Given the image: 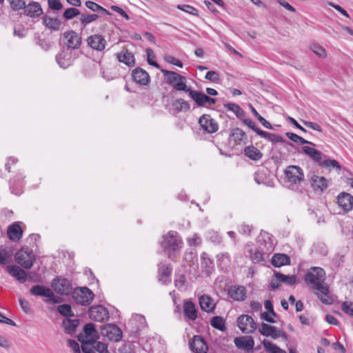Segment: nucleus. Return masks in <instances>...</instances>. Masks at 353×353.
Listing matches in <instances>:
<instances>
[{
	"label": "nucleus",
	"instance_id": "ea45409f",
	"mask_svg": "<svg viewBox=\"0 0 353 353\" xmlns=\"http://www.w3.org/2000/svg\"><path fill=\"white\" fill-rule=\"evenodd\" d=\"M85 6L94 12L101 14L111 15L112 14L105 8L92 1H87L85 3Z\"/></svg>",
	"mask_w": 353,
	"mask_h": 353
},
{
	"label": "nucleus",
	"instance_id": "2eb2a0df",
	"mask_svg": "<svg viewBox=\"0 0 353 353\" xmlns=\"http://www.w3.org/2000/svg\"><path fill=\"white\" fill-rule=\"evenodd\" d=\"M172 272L171 264L165 262H161L158 264V278L163 284L171 282L170 276Z\"/></svg>",
	"mask_w": 353,
	"mask_h": 353
},
{
	"label": "nucleus",
	"instance_id": "b1692460",
	"mask_svg": "<svg viewBox=\"0 0 353 353\" xmlns=\"http://www.w3.org/2000/svg\"><path fill=\"white\" fill-rule=\"evenodd\" d=\"M310 183L315 192H323L328 187V181L324 176L316 174L311 177Z\"/></svg>",
	"mask_w": 353,
	"mask_h": 353
},
{
	"label": "nucleus",
	"instance_id": "603ef678",
	"mask_svg": "<svg viewBox=\"0 0 353 353\" xmlns=\"http://www.w3.org/2000/svg\"><path fill=\"white\" fill-rule=\"evenodd\" d=\"M81 14L82 13H81L78 9L75 8H69L64 11L62 16L65 20H70L77 16H81Z\"/></svg>",
	"mask_w": 353,
	"mask_h": 353
},
{
	"label": "nucleus",
	"instance_id": "5fc2aeb1",
	"mask_svg": "<svg viewBox=\"0 0 353 353\" xmlns=\"http://www.w3.org/2000/svg\"><path fill=\"white\" fill-rule=\"evenodd\" d=\"M8 1L9 2L12 9L14 11L24 9L26 7L25 0H8Z\"/></svg>",
	"mask_w": 353,
	"mask_h": 353
},
{
	"label": "nucleus",
	"instance_id": "f3484780",
	"mask_svg": "<svg viewBox=\"0 0 353 353\" xmlns=\"http://www.w3.org/2000/svg\"><path fill=\"white\" fill-rule=\"evenodd\" d=\"M189 345L191 350L194 353H206L208 350L206 342L199 335L194 336Z\"/></svg>",
	"mask_w": 353,
	"mask_h": 353
},
{
	"label": "nucleus",
	"instance_id": "37998d69",
	"mask_svg": "<svg viewBox=\"0 0 353 353\" xmlns=\"http://www.w3.org/2000/svg\"><path fill=\"white\" fill-rule=\"evenodd\" d=\"M224 108L227 111L233 112L236 117L241 119L242 117H245V112L242 110V108L237 104L234 103H227L224 104Z\"/></svg>",
	"mask_w": 353,
	"mask_h": 353
},
{
	"label": "nucleus",
	"instance_id": "de8ad7c7",
	"mask_svg": "<svg viewBox=\"0 0 353 353\" xmlns=\"http://www.w3.org/2000/svg\"><path fill=\"white\" fill-rule=\"evenodd\" d=\"M266 136H261V137L270 141L272 144H276V143H285L286 144L292 146V143L289 141H285L281 136L276 134H271L270 132H265Z\"/></svg>",
	"mask_w": 353,
	"mask_h": 353
},
{
	"label": "nucleus",
	"instance_id": "cd10ccee",
	"mask_svg": "<svg viewBox=\"0 0 353 353\" xmlns=\"http://www.w3.org/2000/svg\"><path fill=\"white\" fill-rule=\"evenodd\" d=\"M9 239L12 241H19L23 234V231L18 222L11 224L7 231Z\"/></svg>",
	"mask_w": 353,
	"mask_h": 353
},
{
	"label": "nucleus",
	"instance_id": "49530a36",
	"mask_svg": "<svg viewBox=\"0 0 353 353\" xmlns=\"http://www.w3.org/2000/svg\"><path fill=\"white\" fill-rule=\"evenodd\" d=\"M172 105L177 112H188L190 109V105L183 99H177L174 101Z\"/></svg>",
	"mask_w": 353,
	"mask_h": 353
},
{
	"label": "nucleus",
	"instance_id": "79ce46f5",
	"mask_svg": "<svg viewBox=\"0 0 353 353\" xmlns=\"http://www.w3.org/2000/svg\"><path fill=\"white\" fill-rule=\"evenodd\" d=\"M230 136L233 137L235 142L240 144L241 142L245 143L248 136L245 132L239 128H236L232 130Z\"/></svg>",
	"mask_w": 353,
	"mask_h": 353
},
{
	"label": "nucleus",
	"instance_id": "aec40b11",
	"mask_svg": "<svg viewBox=\"0 0 353 353\" xmlns=\"http://www.w3.org/2000/svg\"><path fill=\"white\" fill-rule=\"evenodd\" d=\"M132 77L137 84L141 85H147L150 81L149 74L140 67L132 70Z\"/></svg>",
	"mask_w": 353,
	"mask_h": 353
},
{
	"label": "nucleus",
	"instance_id": "a18cd8bd",
	"mask_svg": "<svg viewBox=\"0 0 353 353\" xmlns=\"http://www.w3.org/2000/svg\"><path fill=\"white\" fill-rule=\"evenodd\" d=\"M210 325L214 328L224 332L226 330L225 323L223 317L219 316H214L210 320Z\"/></svg>",
	"mask_w": 353,
	"mask_h": 353
},
{
	"label": "nucleus",
	"instance_id": "6e6d98bb",
	"mask_svg": "<svg viewBox=\"0 0 353 353\" xmlns=\"http://www.w3.org/2000/svg\"><path fill=\"white\" fill-rule=\"evenodd\" d=\"M320 166L325 167V168H330L332 167L334 168H336L337 170H340L341 167L339 162L336 160H332V159H323Z\"/></svg>",
	"mask_w": 353,
	"mask_h": 353
},
{
	"label": "nucleus",
	"instance_id": "3c124183",
	"mask_svg": "<svg viewBox=\"0 0 353 353\" xmlns=\"http://www.w3.org/2000/svg\"><path fill=\"white\" fill-rule=\"evenodd\" d=\"M243 122L245 125H246L249 128L254 131L259 136H267L268 134H265V131H263L259 128L254 122H253L251 119H245L243 120Z\"/></svg>",
	"mask_w": 353,
	"mask_h": 353
},
{
	"label": "nucleus",
	"instance_id": "e433bc0d",
	"mask_svg": "<svg viewBox=\"0 0 353 353\" xmlns=\"http://www.w3.org/2000/svg\"><path fill=\"white\" fill-rule=\"evenodd\" d=\"M43 21L46 28L54 31L59 30L61 24L60 20L57 18H52L46 15L43 17Z\"/></svg>",
	"mask_w": 353,
	"mask_h": 353
},
{
	"label": "nucleus",
	"instance_id": "13d9d810",
	"mask_svg": "<svg viewBox=\"0 0 353 353\" xmlns=\"http://www.w3.org/2000/svg\"><path fill=\"white\" fill-rule=\"evenodd\" d=\"M147 55H148V63L149 65H152L157 68H160L159 64L155 61H153V59L156 58V56L153 52V50L150 48H148L146 50Z\"/></svg>",
	"mask_w": 353,
	"mask_h": 353
},
{
	"label": "nucleus",
	"instance_id": "393cba45",
	"mask_svg": "<svg viewBox=\"0 0 353 353\" xmlns=\"http://www.w3.org/2000/svg\"><path fill=\"white\" fill-rule=\"evenodd\" d=\"M24 13L32 18L38 17L43 14V10L39 3L32 1L23 9Z\"/></svg>",
	"mask_w": 353,
	"mask_h": 353
},
{
	"label": "nucleus",
	"instance_id": "2f4dec72",
	"mask_svg": "<svg viewBox=\"0 0 353 353\" xmlns=\"http://www.w3.org/2000/svg\"><path fill=\"white\" fill-rule=\"evenodd\" d=\"M184 315L192 321H194L197 318V310L195 305L191 301H187L183 305Z\"/></svg>",
	"mask_w": 353,
	"mask_h": 353
},
{
	"label": "nucleus",
	"instance_id": "7c9ffc66",
	"mask_svg": "<svg viewBox=\"0 0 353 353\" xmlns=\"http://www.w3.org/2000/svg\"><path fill=\"white\" fill-rule=\"evenodd\" d=\"M117 58L119 62H122L128 66H132L135 63L134 54L128 50L117 53Z\"/></svg>",
	"mask_w": 353,
	"mask_h": 353
},
{
	"label": "nucleus",
	"instance_id": "9d476101",
	"mask_svg": "<svg viewBox=\"0 0 353 353\" xmlns=\"http://www.w3.org/2000/svg\"><path fill=\"white\" fill-rule=\"evenodd\" d=\"M100 329L101 334L103 337H107L110 341L119 342L122 338V330L114 324H105L101 325Z\"/></svg>",
	"mask_w": 353,
	"mask_h": 353
},
{
	"label": "nucleus",
	"instance_id": "338daca9",
	"mask_svg": "<svg viewBox=\"0 0 353 353\" xmlns=\"http://www.w3.org/2000/svg\"><path fill=\"white\" fill-rule=\"evenodd\" d=\"M49 8L52 10H60L63 8L60 0H48Z\"/></svg>",
	"mask_w": 353,
	"mask_h": 353
},
{
	"label": "nucleus",
	"instance_id": "ddd939ff",
	"mask_svg": "<svg viewBox=\"0 0 353 353\" xmlns=\"http://www.w3.org/2000/svg\"><path fill=\"white\" fill-rule=\"evenodd\" d=\"M199 123L201 128L207 133L212 134L219 130L217 122L210 114H203L199 119Z\"/></svg>",
	"mask_w": 353,
	"mask_h": 353
},
{
	"label": "nucleus",
	"instance_id": "e2e57ef3",
	"mask_svg": "<svg viewBox=\"0 0 353 353\" xmlns=\"http://www.w3.org/2000/svg\"><path fill=\"white\" fill-rule=\"evenodd\" d=\"M205 78L207 80L211 81L214 83L219 82L220 80V77H219V73L214 70L208 71L206 73Z\"/></svg>",
	"mask_w": 353,
	"mask_h": 353
},
{
	"label": "nucleus",
	"instance_id": "0eeeda50",
	"mask_svg": "<svg viewBox=\"0 0 353 353\" xmlns=\"http://www.w3.org/2000/svg\"><path fill=\"white\" fill-rule=\"evenodd\" d=\"M14 260L23 268L30 269L34 264L35 258L32 250L28 248H23L16 252Z\"/></svg>",
	"mask_w": 353,
	"mask_h": 353
},
{
	"label": "nucleus",
	"instance_id": "a878e982",
	"mask_svg": "<svg viewBox=\"0 0 353 353\" xmlns=\"http://www.w3.org/2000/svg\"><path fill=\"white\" fill-rule=\"evenodd\" d=\"M302 151L307 154L310 159L314 162H316L319 165L323 159L326 156L323 154L321 151L317 150L309 146H302Z\"/></svg>",
	"mask_w": 353,
	"mask_h": 353
},
{
	"label": "nucleus",
	"instance_id": "1a4fd4ad",
	"mask_svg": "<svg viewBox=\"0 0 353 353\" xmlns=\"http://www.w3.org/2000/svg\"><path fill=\"white\" fill-rule=\"evenodd\" d=\"M51 287L57 294L61 296L68 295L72 290L70 281L61 276H57L52 279Z\"/></svg>",
	"mask_w": 353,
	"mask_h": 353
},
{
	"label": "nucleus",
	"instance_id": "8fccbe9b",
	"mask_svg": "<svg viewBox=\"0 0 353 353\" xmlns=\"http://www.w3.org/2000/svg\"><path fill=\"white\" fill-rule=\"evenodd\" d=\"M262 344L263 345L265 350L269 353H285V352L279 347L265 339L263 341Z\"/></svg>",
	"mask_w": 353,
	"mask_h": 353
},
{
	"label": "nucleus",
	"instance_id": "39448f33",
	"mask_svg": "<svg viewBox=\"0 0 353 353\" xmlns=\"http://www.w3.org/2000/svg\"><path fill=\"white\" fill-rule=\"evenodd\" d=\"M288 179V188L293 190H299V185L304 181L303 170L298 165H289L285 170Z\"/></svg>",
	"mask_w": 353,
	"mask_h": 353
},
{
	"label": "nucleus",
	"instance_id": "72a5a7b5",
	"mask_svg": "<svg viewBox=\"0 0 353 353\" xmlns=\"http://www.w3.org/2000/svg\"><path fill=\"white\" fill-rule=\"evenodd\" d=\"M230 296L235 301H242L245 297V288L243 286L232 288L229 292Z\"/></svg>",
	"mask_w": 353,
	"mask_h": 353
},
{
	"label": "nucleus",
	"instance_id": "dca6fc26",
	"mask_svg": "<svg viewBox=\"0 0 353 353\" xmlns=\"http://www.w3.org/2000/svg\"><path fill=\"white\" fill-rule=\"evenodd\" d=\"M88 45L93 50L103 51L107 45L104 37L99 34H94L87 38Z\"/></svg>",
	"mask_w": 353,
	"mask_h": 353
},
{
	"label": "nucleus",
	"instance_id": "f03ea898",
	"mask_svg": "<svg viewBox=\"0 0 353 353\" xmlns=\"http://www.w3.org/2000/svg\"><path fill=\"white\" fill-rule=\"evenodd\" d=\"M325 271L319 267L312 268L305 275V281L312 288L319 291L323 294L329 292V288L323 285Z\"/></svg>",
	"mask_w": 353,
	"mask_h": 353
},
{
	"label": "nucleus",
	"instance_id": "c85d7f7f",
	"mask_svg": "<svg viewBox=\"0 0 353 353\" xmlns=\"http://www.w3.org/2000/svg\"><path fill=\"white\" fill-rule=\"evenodd\" d=\"M199 305L202 310L208 313L213 312L215 308L212 299L206 294L199 297Z\"/></svg>",
	"mask_w": 353,
	"mask_h": 353
},
{
	"label": "nucleus",
	"instance_id": "69168bd1",
	"mask_svg": "<svg viewBox=\"0 0 353 353\" xmlns=\"http://www.w3.org/2000/svg\"><path fill=\"white\" fill-rule=\"evenodd\" d=\"M254 179L258 184H266V177L263 172L259 171L254 173Z\"/></svg>",
	"mask_w": 353,
	"mask_h": 353
},
{
	"label": "nucleus",
	"instance_id": "864d4df0",
	"mask_svg": "<svg viewBox=\"0 0 353 353\" xmlns=\"http://www.w3.org/2000/svg\"><path fill=\"white\" fill-rule=\"evenodd\" d=\"M57 311L64 316H73L74 314L71 310V307L68 304H62L58 306Z\"/></svg>",
	"mask_w": 353,
	"mask_h": 353
},
{
	"label": "nucleus",
	"instance_id": "680f3d73",
	"mask_svg": "<svg viewBox=\"0 0 353 353\" xmlns=\"http://www.w3.org/2000/svg\"><path fill=\"white\" fill-rule=\"evenodd\" d=\"M341 310L350 316H353V303L345 301L341 304Z\"/></svg>",
	"mask_w": 353,
	"mask_h": 353
},
{
	"label": "nucleus",
	"instance_id": "7ed1b4c3",
	"mask_svg": "<svg viewBox=\"0 0 353 353\" xmlns=\"http://www.w3.org/2000/svg\"><path fill=\"white\" fill-rule=\"evenodd\" d=\"M265 242L264 248L261 247V250H259L251 245L247 246L246 249L250 253V257L254 262H260L263 260V252L270 253L273 250V243L270 241V236L268 232L261 233L260 236L258 237L257 242L261 243V241Z\"/></svg>",
	"mask_w": 353,
	"mask_h": 353
},
{
	"label": "nucleus",
	"instance_id": "4c0bfd02",
	"mask_svg": "<svg viewBox=\"0 0 353 353\" xmlns=\"http://www.w3.org/2000/svg\"><path fill=\"white\" fill-rule=\"evenodd\" d=\"M274 276L277 281L289 285H293L296 283V276L295 275H285L281 272H275Z\"/></svg>",
	"mask_w": 353,
	"mask_h": 353
},
{
	"label": "nucleus",
	"instance_id": "f8f14e48",
	"mask_svg": "<svg viewBox=\"0 0 353 353\" xmlns=\"http://www.w3.org/2000/svg\"><path fill=\"white\" fill-rule=\"evenodd\" d=\"M238 326L242 332L253 333L256 329V323L249 315L242 314L237 319Z\"/></svg>",
	"mask_w": 353,
	"mask_h": 353
},
{
	"label": "nucleus",
	"instance_id": "052dcab7",
	"mask_svg": "<svg viewBox=\"0 0 353 353\" xmlns=\"http://www.w3.org/2000/svg\"><path fill=\"white\" fill-rule=\"evenodd\" d=\"M94 339L88 343H83L81 350L83 353H94Z\"/></svg>",
	"mask_w": 353,
	"mask_h": 353
},
{
	"label": "nucleus",
	"instance_id": "f257e3e1",
	"mask_svg": "<svg viewBox=\"0 0 353 353\" xmlns=\"http://www.w3.org/2000/svg\"><path fill=\"white\" fill-rule=\"evenodd\" d=\"M182 240L178 233L175 231H170L163 236V241L161 246L166 252L168 257L174 261L178 252L181 248Z\"/></svg>",
	"mask_w": 353,
	"mask_h": 353
},
{
	"label": "nucleus",
	"instance_id": "4468645a",
	"mask_svg": "<svg viewBox=\"0 0 353 353\" xmlns=\"http://www.w3.org/2000/svg\"><path fill=\"white\" fill-rule=\"evenodd\" d=\"M188 94L189 97L195 101L199 107H203L205 103H209L210 105L214 104L216 101V99L212 98L199 91L190 89Z\"/></svg>",
	"mask_w": 353,
	"mask_h": 353
},
{
	"label": "nucleus",
	"instance_id": "f704fd0d",
	"mask_svg": "<svg viewBox=\"0 0 353 353\" xmlns=\"http://www.w3.org/2000/svg\"><path fill=\"white\" fill-rule=\"evenodd\" d=\"M245 155L253 161H259L263 154L261 151L254 145L245 147L244 149Z\"/></svg>",
	"mask_w": 353,
	"mask_h": 353
},
{
	"label": "nucleus",
	"instance_id": "20e7f679",
	"mask_svg": "<svg viewBox=\"0 0 353 353\" xmlns=\"http://www.w3.org/2000/svg\"><path fill=\"white\" fill-rule=\"evenodd\" d=\"M160 71L166 79V83L172 85L177 91L188 92L190 90L186 85V78L174 71L161 68Z\"/></svg>",
	"mask_w": 353,
	"mask_h": 353
},
{
	"label": "nucleus",
	"instance_id": "bb28decb",
	"mask_svg": "<svg viewBox=\"0 0 353 353\" xmlns=\"http://www.w3.org/2000/svg\"><path fill=\"white\" fill-rule=\"evenodd\" d=\"M276 327L270 325L269 324L262 323L259 329V333L265 336H271L272 339H276L279 338V332Z\"/></svg>",
	"mask_w": 353,
	"mask_h": 353
},
{
	"label": "nucleus",
	"instance_id": "c756f323",
	"mask_svg": "<svg viewBox=\"0 0 353 353\" xmlns=\"http://www.w3.org/2000/svg\"><path fill=\"white\" fill-rule=\"evenodd\" d=\"M201 267L202 271L205 272L207 275H210V274L214 270L213 261L205 252H203L201 256Z\"/></svg>",
	"mask_w": 353,
	"mask_h": 353
},
{
	"label": "nucleus",
	"instance_id": "473e14b6",
	"mask_svg": "<svg viewBox=\"0 0 353 353\" xmlns=\"http://www.w3.org/2000/svg\"><path fill=\"white\" fill-rule=\"evenodd\" d=\"M271 263L274 267H281L290 264V259L285 254H275L272 257Z\"/></svg>",
	"mask_w": 353,
	"mask_h": 353
},
{
	"label": "nucleus",
	"instance_id": "09e8293b",
	"mask_svg": "<svg viewBox=\"0 0 353 353\" xmlns=\"http://www.w3.org/2000/svg\"><path fill=\"white\" fill-rule=\"evenodd\" d=\"M285 135H286V137L289 139H290L293 142L300 143L301 144L310 145H312V146H315L316 145L314 143L305 140L303 137L299 136L298 134H295L294 132H288L285 133Z\"/></svg>",
	"mask_w": 353,
	"mask_h": 353
},
{
	"label": "nucleus",
	"instance_id": "4d7b16f0",
	"mask_svg": "<svg viewBox=\"0 0 353 353\" xmlns=\"http://www.w3.org/2000/svg\"><path fill=\"white\" fill-rule=\"evenodd\" d=\"M94 352L97 351L99 353H110L108 349V345L105 343L97 341L94 339Z\"/></svg>",
	"mask_w": 353,
	"mask_h": 353
},
{
	"label": "nucleus",
	"instance_id": "58836bf2",
	"mask_svg": "<svg viewBox=\"0 0 353 353\" xmlns=\"http://www.w3.org/2000/svg\"><path fill=\"white\" fill-rule=\"evenodd\" d=\"M56 61L62 68H67L71 65L70 55L64 51L61 52L56 56Z\"/></svg>",
	"mask_w": 353,
	"mask_h": 353
},
{
	"label": "nucleus",
	"instance_id": "bf43d9fd",
	"mask_svg": "<svg viewBox=\"0 0 353 353\" xmlns=\"http://www.w3.org/2000/svg\"><path fill=\"white\" fill-rule=\"evenodd\" d=\"M176 8L179 10H183L185 12H188L189 14H191L192 15H195V16L199 15L198 10L195 8H194L190 5H178L176 6Z\"/></svg>",
	"mask_w": 353,
	"mask_h": 353
},
{
	"label": "nucleus",
	"instance_id": "c03bdc74",
	"mask_svg": "<svg viewBox=\"0 0 353 353\" xmlns=\"http://www.w3.org/2000/svg\"><path fill=\"white\" fill-rule=\"evenodd\" d=\"M83 332L88 337L91 336V339H99V336L96 330L95 325L92 323H86L83 326Z\"/></svg>",
	"mask_w": 353,
	"mask_h": 353
},
{
	"label": "nucleus",
	"instance_id": "0e129e2a",
	"mask_svg": "<svg viewBox=\"0 0 353 353\" xmlns=\"http://www.w3.org/2000/svg\"><path fill=\"white\" fill-rule=\"evenodd\" d=\"M20 306L23 311L26 314H30L32 313V310L30 307V303L28 301L23 298H20L19 299Z\"/></svg>",
	"mask_w": 353,
	"mask_h": 353
},
{
	"label": "nucleus",
	"instance_id": "423d86ee",
	"mask_svg": "<svg viewBox=\"0 0 353 353\" xmlns=\"http://www.w3.org/2000/svg\"><path fill=\"white\" fill-rule=\"evenodd\" d=\"M30 293L33 296L46 298L44 302L46 303L56 304L62 302V299L55 296L53 291L48 287L43 285H36L30 290Z\"/></svg>",
	"mask_w": 353,
	"mask_h": 353
},
{
	"label": "nucleus",
	"instance_id": "a211bd4d",
	"mask_svg": "<svg viewBox=\"0 0 353 353\" xmlns=\"http://www.w3.org/2000/svg\"><path fill=\"white\" fill-rule=\"evenodd\" d=\"M337 204L343 211L349 212L353 208V196L347 192H343L337 197Z\"/></svg>",
	"mask_w": 353,
	"mask_h": 353
},
{
	"label": "nucleus",
	"instance_id": "6ab92c4d",
	"mask_svg": "<svg viewBox=\"0 0 353 353\" xmlns=\"http://www.w3.org/2000/svg\"><path fill=\"white\" fill-rule=\"evenodd\" d=\"M64 43L70 49H77L81 43V37L74 31H68L64 33Z\"/></svg>",
	"mask_w": 353,
	"mask_h": 353
},
{
	"label": "nucleus",
	"instance_id": "c9c22d12",
	"mask_svg": "<svg viewBox=\"0 0 353 353\" xmlns=\"http://www.w3.org/2000/svg\"><path fill=\"white\" fill-rule=\"evenodd\" d=\"M79 324V319H65L62 323L65 333L69 334H72L76 331V328L78 327Z\"/></svg>",
	"mask_w": 353,
	"mask_h": 353
},
{
	"label": "nucleus",
	"instance_id": "412c9836",
	"mask_svg": "<svg viewBox=\"0 0 353 353\" xmlns=\"http://www.w3.org/2000/svg\"><path fill=\"white\" fill-rule=\"evenodd\" d=\"M6 270L10 276L14 277L21 283H24L26 281L27 274L19 266L15 265H8Z\"/></svg>",
	"mask_w": 353,
	"mask_h": 353
},
{
	"label": "nucleus",
	"instance_id": "5701e85b",
	"mask_svg": "<svg viewBox=\"0 0 353 353\" xmlns=\"http://www.w3.org/2000/svg\"><path fill=\"white\" fill-rule=\"evenodd\" d=\"M234 344L238 349L250 351L253 349L254 341L251 336H241L234 339Z\"/></svg>",
	"mask_w": 353,
	"mask_h": 353
},
{
	"label": "nucleus",
	"instance_id": "4be33fe9",
	"mask_svg": "<svg viewBox=\"0 0 353 353\" xmlns=\"http://www.w3.org/2000/svg\"><path fill=\"white\" fill-rule=\"evenodd\" d=\"M146 325V321L144 316L139 314H134L128 322V325L132 327V332L138 334L139 331L143 329Z\"/></svg>",
	"mask_w": 353,
	"mask_h": 353
},
{
	"label": "nucleus",
	"instance_id": "9b49d317",
	"mask_svg": "<svg viewBox=\"0 0 353 353\" xmlns=\"http://www.w3.org/2000/svg\"><path fill=\"white\" fill-rule=\"evenodd\" d=\"M88 314L90 319L97 322L108 321L110 317L108 310L101 305L91 306L89 308Z\"/></svg>",
	"mask_w": 353,
	"mask_h": 353
},
{
	"label": "nucleus",
	"instance_id": "6e6552de",
	"mask_svg": "<svg viewBox=\"0 0 353 353\" xmlns=\"http://www.w3.org/2000/svg\"><path fill=\"white\" fill-rule=\"evenodd\" d=\"M72 294L75 302L82 305H90L94 297L92 291L87 287L75 288Z\"/></svg>",
	"mask_w": 353,
	"mask_h": 353
},
{
	"label": "nucleus",
	"instance_id": "774afa93",
	"mask_svg": "<svg viewBox=\"0 0 353 353\" xmlns=\"http://www.w3.org/2000/svg\"><path fill=\"white\" fill-rule=\"evenodd\" d=\"M185 283V278L183 274L176 275L174 285L178 289L180 290L181 288H183Z\"/></svg>",
	"mask_w": 353,
	"mask_h": 353
},
{
	"label": "nucleus",
	"instance_id": "a19ab883",
	"mask_svg": "<svg viewBox=\"0 0 353 353\" xmlns=\"http://www.w3.org/2000/svg\"><path fill=\"white\" fill-rule=\"evenodd\" d=\"M99 19V15L97 14H88L83 12L79 17V21L81 25L83 27H86L88 24L94 22Z\"/></svg>",
	"mask_w": 353,
	"mask_h": 353
}]
</instances>
